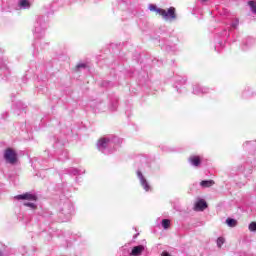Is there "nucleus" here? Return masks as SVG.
Segmentation results:
<instances>
[{"label":"nucleus","instance_id":"1","mask_svg":"<svg viewBox=\"0 0 256 256\" xmlns=\"http://www.w3.org/2000/svg\"><path fill=\"white\" fill-rule=\"evenodd\" d=\"M119 143L120 140L116 136H104L98 140L97 149L101 151V153H104V155H109L113 153V149H115L116 145Z\"/></svg>","mask_w":256,"mask_h":256},{"label":"nucleus","instance_id":"2","mask_svg":"<svg viewBox=\"0 0 256 256\" xmlns=\"http://www.w3.org/2000/svg\"><path fill=\"white\" fill-rule=\"evenodd\" d=\"M149 11H152L154 13H157L158 15H161L164 21H175L177 19V14H175V8L170 7L168 10L157 8V5L150 4L148 6Z\"/></svg>","mask_w":256,"mask_h":256},{"label":"nucleus","instance_id":"3","mask_svg":"<svg viewBox=\"0 0 256 256\" xmlns=\"http://www.w3.org/2000/svg\"><path fill=\"white\" fill-rule=\"evenodd\" d=\"M45 31H47V21L45 17L38 16L34 23V37H36V39H43V37H45Z\"/></svg>","mask_w":256,"mask_h":256},{"label":"nucleus","instance_id":"4","mask_svg":"<svg viewBox=\"0 0 256 256\" xmlns=\"http://www.w3.org/2000/svg\"><path fill=\"white\" fill-rule=\"evenodd\" d=\"M75 211V208L73 207V203L71 201H66L60 212V217L63 222L71 221V216L73 215V212Z\"/></svg>","mask_w":256,"mask_h":256},{"label":"nucleus","instance_id":"5","mask_svg":"<svg viewBox=\"0 0 256 256\" xmlns=\"http://www.w3.org/2000/svg\"><path fill=\"white\" fill-rule=\"evenodd\" d=\"M33 7V1L31 0H18L17 5L11 6L5 9V11H8L11 13V11H26L31 9Z\"/></svg>","mask_w":256,"mask_h":256},{"label":"nucleus","instance_id":"6","mask_svg":"<svg viewBox=\"0 0 256 256\" xmlns=\"http://www.w3.org/2000/svg\"><path fill=\"white\" fill-rule=\"evenodd\" d=\"M4 159L6 163H10V165H15L17 163V152L13 149L8 148L4 152Z\"/></svg>","mask_w":256,"mask_h":256},{"label":"nucleus","instance_id":"7","mask_svg":"<svg viewBox=\"0 0 256 256\" xmlns=\"http://www.w3.org/2000/svg\"><path fill=\"white\" fill-rule=\"evenodd\" d=\"M136 175H137L140 185H141V187H143L144 191H146V192L151 191V185H149V182L147 181L145 176H143V172H141V170H137Z\"/></svg>","mask_w":256,"mask_h":256},{"label":"nucleus","instance_id":"8","mask_svg":"<svg viewBox=\"0 0 256 256\" xmlns=\"http://www.w3.org/2000/svg\"><path fill=\"white\" fill-rule=\"evenodd\" d=\"M9 68L7 67V64L5 63V60L3 58H0V79L5 80L10 75Z\"/></svg>","mask_w":256,"mask_h":256},{"label":"nucleus","instance_id":"9","mask_svg":"<svg viewBox=\"0 0 256 256\" xmlns=\"http://www.w3.org/2000/svg\"><path fill=\"white\" fill-rule=\"evenodd\" d=\"M14 199H17V201H37V195L33 193H25V194H20L14 197Z\"/></svg>","mask_w":256,"mask_h":256},{"label":"nucleus","instance_id":"10","mask_svg":"<svg viewBox=\"0 0 256 256\" xmlns=\"http://www.w3.org/2000/svg\"><path fill=\"white\" fill-rule=\"evenodd\" d=\"M146 249H147V246L145 245L134 246L131 252L129 253V256H141L143 255Z\"/></svg>","mask_w":256,"mask_h":256},{"label":"nucleus","instance_id":"11","mask_svg":"<svg viewBox=\"0 0 256 256\" xmlns=\"http://www.w3.org/2000/svg\"><path fill=\"white\" fill-rule=\"evenodd\" d=\"M209 92V88L207 87H204V86H201L199 84H195L193 86V90H192V93L194 95H205Z\"/></svg>","mask_w":256,"mask_h":256},{"label":"nucleus","instance_id":"12","mask_svg":"<svg viewBox=\"0 0 256 256\" xmlns=\"http://www.w3.org/2000/svg\"><path fill=\"white\" fill-rule=\"evenodd\" d=\"M66 173L68 174V175H72V176H77V175H83V174H85V169H83V168H68L67 170H66Z\"/></svg>","mask_w":256,"mask_h":256},{"label":"nucleus","instance_id":"13","mask_svg":"<svg viewBox=\"0 0 256 256\" xmlns=\"http://www.w3.org/2000/svg\"><path fill=\"white\" fill-rule=\"evenodd\" d=\"M201 157L197 155L190 156L189 163L192 165V167H199L201 165Z\"/></svg>","mask_w":256,"mask_h":256},{"label":"nucleus","instance_id":"14","mask_svg":"<svg viewBox=\"0 0 256 256\" xmlns=\"http://www.w3.org/2000/svg\"><path fill=\"white\" fill-rule=\"evenodd\" d=\"M206 207H207V202L203 199H200L195 203L194 209L195 211H205Z\"/></svg>","mask_w":256,"mask_h":256},{"label":"nucleus","instance_id":"15","mask_svg":"<svg viewBox=\"0 0 256 256\" xmlns=\"http://www.w3.org/2000/svg\"><path fill=\"white\" fill-rule=\"evenodd\" d=\"M201 187L207 188V187H213L215 185V181L213 180H203L200 182Z\"/></svg>","mask_w":256,"mask_h":256},{"label":"nucleus","instance_id":"16","mask_svg":"<svg viewBox=\"0 0 256 256\" xmlns=\"http://www.w3.org/2000/svg\"><path fill=\"white\" fill-rule=\"evenodd\" d=\"M59 161H67L69 159V152L67 150L62 151L58 156Z\"/></svg>","mask_w":256,"mask_h":256},{"label":"nucleus","instance_id":"17","mask_svg":"<svg viewBox=\"0 0 256 256\" xmlns=\"http://www.w3.org/2000/svg\"><path fill=\"white\" fill-rule=\"evenodd\" d=\"M185 83H187L186 79L176 80V86L175 87H176L178 93H181V90H179V87H183V85H185Z\"/></svg>","mask_w":256,"mask_h":256},{"label":"nucleus","instance_id":"18","mask_svg":"<svg viewBox=\"0 0 256 256\" xmlns=\"http://www.w3.org/2000/svg\"><path fill=\"white\" fill-rule=\"evenodd\" d=\"M226 224L228 225V227H237V220L233 218H227Z\"/></svg>","mask_w":256,"mask_h":256},{"label":"nucleus","instance_id":"19","mask_svg":"<svg viewBox=\"0 0 256 256\" xmlns=\"http://www.w3.org/2000/svg\"><path fill=\"white\" fill-rule=\"evenodd\" d=\"M34 45H35V47H37V48L40 47V49H45V46H46V45H49V43H47V42H45V41H43V40H40V41H36V43H35Z\"/></svg>","mask_w":256,"mask_h":256},{"label":"nucleus","instance_id":"20","mask_svg":"<svg viewBox=\"0 0 256 256\" xmlns=\"http://www.w3.org/2000/svg\"><path fill=\"white\" fill-rule=\"evenodd\" d=\"M248 5H249V7H250L252 13H254V14L256 15V2L253 1V0H250V1L248 2Z\"/></svg>","mask_w":256,"mask_h":256},{"label":"nucleus","instance_id":"21","mask_svg":"<svg viewBox=\"0 0 256 256\" xmlns=\"http://www.w3.org/2000/svg\"><path fill=\"white\" fill-rule=\"evenodd\" d=\"M170 225H171V220H169V219H163L162 220L163 229H169Z\"/></svg>","mask_w":256,"mask_h":256},{"label":"nucleus","instance_id":"22","mask_svg":"<svg viewBox=\"0 0 256 256\" xmlns=\"http://www.w3.org/2000/svg\"><path fill=\"white\" fill-rule=\"evenodd\" d=\"M81 69H87V64H86V63H83V62L78 63V64L76 65V71H81Z\"/></svg>","mask_w":256,"mask_h":256},{"label":"nucleus","instance_id":"23","mask_svg":"<svg viewBox=\"0 0 256 256\" xmlns=\"http://www.w3.org/2000/svg\"><path fill=\"white\" fill-rule=\"evenodd\" d=\"M216 243H217V247L221 248V247H223V244L225 243V239L223 237H219L216 240Z\"/></svg>","mask_w":256,"mask_h":256},{"label":"nucleus","instance_id":"24","mask_svg":"<svg viewBox=\"0 0 256 256\" xmlns=\"http://www.w3.org/2000/svg\"><path fill=\"white\" fill-rule=\"evenodd\" d=\"M231 27L232 29H237L239 27V19H235L232 23H231Z\"/></svg>","mask_w":256,"mask_h":256},{"label":"nucleus","instance_id":"25","mask_svg":"<svg viewBox=\"0 0 256 256\" xmlns=\"http://www.w3.org/2000/svg\"><path fill=\"white\" fill-rule=\"evenodd\" d=\"M24 206L25 207H30V209H35V207H37L35 205V203H32V202H24Z\"/></svg>","mask_w":256,"mask_h":256},{"label":"nucleus","instance_id":"26","mask_svg":"<svg viewBox=\"0 0 256 256\" xmlns=\"http://www.w3.org/2000/svg\"><path fill=\"white\" fill-rule=\"evenodd\" d=\"M249 231H256V222H251L248 227Z\"/></svg>","mask_w":256,"mask_h":256},{"label":"nucleus","instance_id":"27","mask_svg":"<svg viewBox=\"0 0 256 256\" xmlns=\"http://www.w3.org/2000/svg\"><path fill=\"white\" fill-rule=\"evenodd\" d=\"M117 107H118V104H117V101H115L111 104L110 109L111 111H117Z\"/></svg>","mask_w":256,"mask_h":256},{"label":"nucleus","instance_id":"28","mask_svg":"<svg viewBox=\"0 0 256 256\" xmlns=\"http://www.w3.org/2000/svg\"><path fill=\"white\" fill-rule=\"evenodd\" d=\"M229 31H231V29L227 30V29H224L223 33H222V37H229Z\"/></svg>","mask_w":256,"mask_h":256},{"label":"nucleus","instance_id":"29","mask_svg":"<svg viewBox=\"0 0 256 256\" xmlns=\"http://www.w3.org/2000/svg\"><path fill=\"white\" fill-rule=\"evenodd\" d=\"M200 3H207L209 0H198Z\"/></svg>","mask_w":256,"mask_h":256},{"label":"nucleus","instance_id":"30","mask_svg":"<svg viewBox=\"0 0 256 256\" xmlns=\"http://www.w3.org/2000/svg\"><path fill=\"white\" fill-rule=\"evenodd\" d=\"M251 142H245L244 147H247V145H250Z\"/></svg>","mask_w":256,"mask_h":256}]
</instances>
